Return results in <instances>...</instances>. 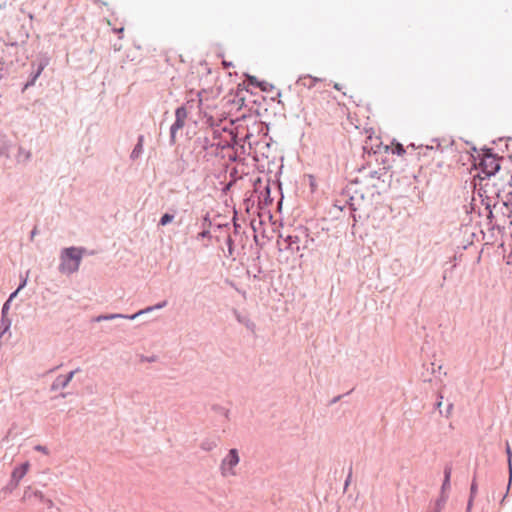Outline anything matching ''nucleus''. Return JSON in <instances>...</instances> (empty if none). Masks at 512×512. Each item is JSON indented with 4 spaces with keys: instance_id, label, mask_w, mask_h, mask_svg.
Here are the masks:
<instances>
[{
    "instance_id": "nucleus-1",
    "label": "nucleus",
    "mask_w": 512,
    "mask_h": 512,
    "mask_svg": "<svg viewBox=\"0 0 512 512\" xmlns=\"http://www.w3.org/2000/svg\"><path fill=\"white\" fill-rule=\"evenodd\" d=\"M366 192L368 191L359 177L352 179L342 190L341 195L345 197V203L349 206L354 222L369 218L368 208L371 203L365 197Z\"/></svg>"
},
{
    "instance_id": "nucleus-2",
    "label": "nucleus",
    "mask_w": 512,
    "mask_h": 512,
    "mask_svg": "<svg viewBox=\"0 0 512 512\" xmlns=\"http://www.w3.org/2000/svg\"><path fill=\"white\" fill-rule=\"evenodd\" d=\"M472 166L478 170L477 177L480 181L489 180L495 176L501 168L503 156H499L494 152L493 148L484 146L480 149L478 155L471 154Z\"/></svg>"
},
{
    "instance_id": "nucleus-3",
    "label": "nucleus",
    "mask_w": 512,
    "mask_h": 512,
    "mask_svg": "<svg viewBox=\"0 0 512 512\" xmlns=\"http://www.w3.org/2000/svg\"><path fill=\"white\" fill-rule=\"evenodd\" d=\"M486 218L489 231L497 230L504 234L507 227L512 228V208L497 198L487 203Z\"/></svg>"
},
{
    "instance_id": "nucleus-4",
    "label": "nucleus",
    "mask_w": 512,
    "mask_h": 512,
    "mask_svg": "<svg viewBox=\"0 0 512 512\" xmlns=\"http://www.w3.org/2000/svg\"><path fill=\"white\" fill-rule=\"evenodd\" d=\"M390 169L391 166H382L377 170H370L360 178V181H363L364 188L370 191L372 197L380 195L390 187L393 177V173Z\"/></svg>"
},
{
    "instance_id": "nucleus-5",
    "label": "nucleus",
    "mask_w": 512,
    "mask_h": 512,
    "mask_svg": "<svg viewBox=\"0 0 512 512\" xmlns=\"http://www.w3.org/2000/svg\"><path fill=\"white\" fill-rule=\"evenodd\" d=\"M222 101L225 102V106L236 104L238 105L237 110H240L242 107L248 106L247 101L259 108L262 102L266 101V97L254 93L246 87L245 83H239L236 90L231 89L230 92L223 97Z\"/></svg>"
},
{
    "instance_id": "nucleus-6",
    "label": "nucleus",
    "mask_w": 512,
    "mask_h": 512,
    "mask_svg": "<svg viewBox=\"0 0 512 512\" xmlns=\"http://www.w3.org/2000/svg\"><path fill=\"white\" fill-rule=\"evenodd\" d=\"M86 252L84 247L71 246L61 251V262L59 271L62 273L73 274L79 270L83 254Z\"/></svg>"
},
{
    "instance_id": "nucleus-7",
    "label": "nucleus",
    "mask_w": 512,
    "mask_h": 512,
    "mask_svg": "<svg viewBox=\"0 0 512 512\" xmlns=\"http://www.w3.org/2000/svg\"><path fill=\"white\" fill-rule=\"evenodd\" d=\"M390 146L384 145L380 138L369 137L363 144V159L365 161L360 167L357 168V172L363 173L368 167L372 166V157H378L381 154H389Z\"/></svg>"
},
{
    "instance_id": "nucleus-8",
    "label": "nucleus",
    "mask_w": 512,
    "mask_h": 512,
    "mask_svg": "<svg viewBox=\"0 0 512 512\" xmlns=\"http://www.w3.org/2000/svg\"><path fill=\"white\" fill-rule=\"evenodd\" d=\"M29 38V31L24 24L16 21L15 31L7 30L6 40L4 41L6 46L18 47L19 44H25Z\"/></svg>"
},
{
    "instance_id": "nucleus-9",
    "label": "nucleus",
    "mask_w": 512,
    "mask_h": 512,
    "mask_svg": "<svg viewBox=\"0 0 512 512\" xmlns=\"http://www.w3.org/2000/svg\"><path fill=\"white\" fill-rule=\"evenodd\" d=\"M474 194H476L480 200L481 204L484 205L485 210L487 209V203L494 199L499 198V188L495 184H490L486 182L485 184L479 183V187L474 183Z\"/></svg>"
},
{
    "instance_id": "nucleus-10",
    "label": "nucleus",
    "mask_w": 512,
    "mask_h": 512,
    "mask_svg": "<svg viewBox=\"0 0 512 512\" xmlns=\"http://www.w3.org/2000/svg\"><path fill=\"white\" fill-rule=\"evenodd\" d=\"M188 112L186 105L183 104L176 108L175 110V121L170 126L169 130V145L174 146L176 144V135L179 130H181L185 126V121L187 119Z\"/></svg>"
},
{
    "instance_id": "nucleus-11",
    "label": "nucleus",
    "mask_w": 512,
    "mask_h": 512,
    "mask_svg": "<svg viewBox=\"0 0 512 512\" xmlns=\"http://www.w3.org/2000/svg\"><path fill=\"white\" fill-rule=\"evenodd\" d=\"M50 58L47 54H39L37 59L31 63L32 71L29 75V80L24 84L22 91H25L29 87L33 86L41 75L42 71L48 66Z\"/></svg>"
},
{
    "instance_id": "nucleus-12",
    "label": "nucleus",
    "mask_w": 512,
    "mask_h": 512,
    "mask_svg": "<svg viewBox=\"0 0 512 512\" xmlns=\"http://www.w3.org/2000/svg\"><path fill=\"white\" fill-rule=\"evenodd\" d=\"M240 457L238 450L236 448H232L228 451L226 457L221 461L220 471L223 476L232 475L234 476L236 473L233 470L239 464Z\"/></svg>"
},
{
    "instance_id": "nucleus-13",
    "label": "nucleus",
    "mask_w": 512,
    "mask_h": 512,
    "mask_svg": "<svg viewBox=\"0 0 512 512\" xmlns=\"http://www.w3.org/2000/svg\"><path fill=\"white\" fill-rule=\"evenodd\" d=\"M223 131H227L231 135V140L230 141H228V140L227 141H218L215 143V148L220 149V150H225V149L231 148L237 152V146H240L241 153H245V146H244L245 139H239L234 134V132L227 127H223Z\"/></svg>"
},
{
    "instance_id": "nucleus-14",
    "label": "nucleus",
    "mask_w": 512,
    "mask_h": 512,
    "mask_svg": "<svg viewBox=\"0 0 512 512\" xmlns=\"http://www.w3.org/2000/svg\"><path fill=\"white\" fill-rule=\"evenodd\" d=\"M300 242V236L298 235H287L283 236L279 235V239L277 240V245L280 251L282 250H290L292 253H297L300 251V246L298 243Z\"/></svg>"
},
{
    "instance_id": "nucleus-15",
    "label": "nucleus",
    "mask_w": 512,
    "mask_h": 512,
    "mask_svg": "<svg viewBox=\"0 0 512 512\" xmlns=\"http://www.w3.org/2000/svg\"><path fill=\"white\" fill-rule=\"evenodd\" d=\"M80 369L77 368L73 371H70L68 374L66 375H58L54 381L52 382L51 384V387H50V390L51 391H57L59 389H64L65 387L68 386V384L70 383V381L73 379L74 375L79 371Z\"/></svg>"
},
{
    "instance_id": "nucleus-16",
    "label": "nucleus",
    "mask_w": 512,
    "mask_h": 512,
    "mask_svg": "<svg viewBox=\"0 0 512 512\" xmlns=\"http://www.w3.org/2000/svg\"><path fill=\"white\" fill-rule=\"evenodd\" d=\"M443 474H444V477H443V482L441 485L440 493L448 494L447 492L451 488V474H452V464L451 463H447L445 465Z\"/></svg>"
},
{
    "instance_id": "nucleus-17",
    "label": "nucleus",
    "mask_w": 512,
    "mask_h": 512,
    "mask_svg": "<svg viewBox=\"0 0 512 512\" xmlns=\"http://www.w3.org/2000/svg\"><path fill=\"white\" fill-rule=\"evenodd\" d=\"M499 198H502L503 203L512 208V176L509 182L502 189L499 188Z\"/></svg>"
},
{
    "instance_id": "nucleus-18",
    "label": "nucleus",
    "mask_w": 512,
    "mask_h": 512,
    "mask_svg": "<svg viewBox=\"0 0 512 512\" xmlns=\"http://www.w3.org/2000/svg\"><path fill=\"white\" fill-rule=\"evenodd\" d=\"M30 467V464L28 461L21 463L20 465L16 466L12 473H11V479L14 480V482H19L21 479L26 475L28 472V469Z\"/></svg>"
},
{
    "instance_id": "nucleus-19",
    "label": "nucleus",
    "mask_w": 512,
    "mask_h": 512,
    "mask_svg": "<svg viewBox=\"0 0 512 512\" xmlns=\"http://www.w3.org/2000/svg\"><path fill=\"white\" fill-rule=\"evenodd\" d=\"M505 452H506V455H507L509 482H508V485H507V491H506L505 495L503 496V498L501 500V504L504 502L505 498L507 497L509 489H510V486H511V483H512V450H511L510 445H509L508 442H506Z\"/></svg>"
},
{
    "instance_id": "nucleus-20",
    "label": "nucleus",
    "mask_w": 512,
    "mask_h": 512,
    "mask_svg": "<svg viewBox=\"0 0 512 512\" xmlns=\"http://www.w3.org/2000/svg\"><path fill=\"white\" fill-rule=\"evenodd\" d=\"M216 142H211L208 136H197L194 140L195 147L201 148L202 151L207 152L210 148L215 147Z\"/></svg>"
},
{
    "instance_id": "nucleus-21",
    "label": "nucleus",
    "mask_w": 512,
    "mask_h": 512,
    "mask_svg": "<svg viewBox=\"0 0 512 512\" xmlns=\"http://www.w3.org/2000/svg\"><path fill=\"white\" fill-rule=\"evenodd\" d=\"M234 315L239 323L243 324L251 332H255L256 324L248 316L242 315L237 310H234Z\"/></svg>"
},
{
    "instance_id": "nucleus-22",
    "label": "nucleus",
    "mask_w": 512,
    "mask_h": 512,
    "mask_svg": "<svg viewBox=\"0 0 512 512\" xmlns=\"http://www.w3.org/2000/svg\"><path fill=\"white\" fill-rule=\"evenodd\" d=\"M143 144H144V135L140 134L137 138V143L134 146V148L130 154V159L132 161L137 160L143 153Z\"/></svg>"
},
{
    "instance_id": "nucleus-23",
    "label": "nucleus",
    "mask_w": 512,
    "mask_h": 512,
    "mask_svg": "<svg viewBox=\"0 0 512 512\" xmlns=\"http://www.w3.org/2000/svg\"><path fill=\"white\" fill-rule=\"evenodd\" d=\"M259 201L266 206L272 204L273 198L271 197V188L269 182L264 186L263 190L260 192Z\"/></svg>"
},
{
    "instance_id": "nucleus-24",
    "label": "nucleus",
    "mask_w": 512,
    "mask_h": 512,
    "mask_svg": "<svg viewBox=\"0 0 512 512\" xmlns=\"http://www.w3.org/2000/svg\"><path fill=\"white\" fill-rule=\"evenodd\" d=\"M261 248H262V245H260V248L256 252V258L253 260L254 261L253 267H254V269L256 271V274L253 275V279L257 280V281H261L262 280V278L260 277V274L263 273V269H262V266L260 264V255H261L260 249Z\"/></svg>"
},
{
    "instance_id": "nucleus-25",
    "label": "nucleus",
    "mask_w": 512,
    "mask_h": 512,
    "mask_svg": "<svg viewBox=\"0 0 512 512\" xmlns=\"http://www.w3.org/2000/svg\"><path fill=\"white\" fill-rule=\"evenodd\" d=\"M448 498H449V494L440 493L438 498L435 500L434 508L432 511L441 512L442 509L444 508Z\"/></svg>"
},
{
    "instance_id": "nucleus-26",
    "label": "nucleus",
    "mask_w": 512,
    "mask_h": 512,
    "mask_svg": "<svg viewBox=\"0 0 512 512\" xmlns=\"http://www.w3.org/2000/svg\"><path fill=\"white\" fill-rule=\"evenodd\" d=\"M218 445V442L216 439H210V438H206L204 439L201 444H200V448L203 450V451H206V452H210L212 451L213 449H215Z\"/></svg>"
},
{
    "instance_id": "nucleus-27",
    "label": "nucleus",
    "mask_w": 512,
    "mask_h": 512,
    "mask_svg": "<svg viewBox=\"0 0 512 512\" xmlns=\"http://www.w3.org/2000/svg\"><path fill=\"white\" fill-rule=\"evenodd\" d=\"M390 147V153L392 154L403 156L406 153V149L404 148L403 144L397 142L395 139L392 141Z\"/></svg>"
},
{
    "instance_id": "nucleus-28",
    "label": "nucleus",
    "mask_w": 512,
    "mask_h": 512,
    "mask_svg": "<svg viewBox=\"0 0 512 512\" xmlns=\"http://www.w3.org/2000/svg\"><path fill=\"white\" fill-rule=\"evenodd\" d=\"M409 148H412V149H414V150H415V149H419V150H420V151L418 152V156H419V157H420L421 155H423V156H427V155H428V152H431V151H433V150H434V146H432V145H431V146H429V145H423V144H421V145H419V146H417V147H416L414 143L409 144V145L407 146V149H409Z\"/></svg>"
},
{
    "instance_id": "nucleus-29",
    "label": "nucleus",
    "mask_w": 512,
    "mask_h": 512,
    "mask_svg": "<svg viewBox=\"0 0 512 512\" xmlns=\"http://www.w3.org/2000/svg\"><path fill=\"white\" fill-rule=\"evenodd\" d=\"M11 319L8 316H1L0 320V338L10 329Z\"/></svg>"
},
{
    "instance_id": "nucleus-30",
    "label": "nucleus",
    "mask_w": 512,
    "mask_h": 512,
    "mask_svg": "<svg viewBox=\"0 0 512 512\" xmlns=\"http://www.w3.org/2000/svg\"><path fill=\"white\" fill-rule=\"evenodd\" d=\"M304 79H308V81H309L308 83H306V82H302V84H303L305 87H307L308 89L313 88V87L316 85V83H318V82H321V81H322V79H320V78L313 77V76H311V75H307V76H305L304 78H300V79L297 81V84H299V83H300L302 80H304Z\"/></svg>"
},
{
    "instance_id": "nucleus-31",
    "label": "nucleus",
    "mask_w": 512,
    "mask_h": 512,
    "mask_svg": "<svg viewBox=\"0 0 512 512\" xmlns=\"http://www.w3.org/2000/svg\"><path fill=\"white\" fill-rule=\"evenodd\" d=\"M175 218V210H173V213H164L158 222V226H167L170 224Z\"/></svg>"
},
{
    "instance_id": "nucleus-32",
    "label": "nucleus",
    "mask_w": 512,
    "mask_h": 512,
    "mask_svg": "<svg viewBox=\"0 0 512 512\" xmlns=\"http://www.w3.org/2000/svg\"><path fill=\"white\" fill-rule=\"evenodd\" d=\"M244 77H245L246 81H244L243 83H245L247 88H248V86H252V87L257 88L259 83H260V81H261L256 76L251 75L249 73H245Z\"/></svg>"
},
{
    "instance_id": "nucleus-33",
    "label": "nucleus",
    "mask_w": 512,
    "mask_h": 512,
    "mask_svg": "<svg viewBox=\"0 0 512 512\" xmlns=\"http://www.w3.org/2000/svg\"><path fill=\"white\" fill-rule=\"evenodd\" d=\"M477 493H478V483H477L476 472H475L474 476L472 478V481H471L470 492H469V498L468 499L475 500V498L477 496Z\"/></svg>"
},
{
    "instance_id": "nucleus-34",
    "label": "nucleus",
    "mask_w": 512,
    "mask_h": 512,
    "mask_svg": "<svg viewBox=\"0 0 512 512\" xmlns=\"http://www.w3.org/2000/svg\"><path fill=\"white\" fill-rule=\"evenodd\" d=\"M211 409L220 415H223L227 420L229 419L230 411L219 404H213Z\"/></svg>"
},
{
    "instance_id": "nucleus-35",
    "label": "nucleus",
    "mask_w": 512,
    "mask_h": 512,
    "mask_svg": "<svg viewBox=\"0 0 512 512\" xmlns=\"http://www.w3.org/2000/svg\"><path fill=\"white\" fill-rule=\"evenodd\" d=\"M257 88L262 92H271L275 89V86L272 83L261 80Z\"/></svg>"
},
{
    "instance_id": "nucleus-36",
    "label": "nucleus",
    "mask_w": 512,
    "mask_h": 512,
    "mask_svg": "<svg viewBox=\"0 0 512 512\" xmlns=\"http://www.w3.org/2000/svg\"><path fill=\"white\" fill-rule=\"evenodd\" d=\"M387 155L388 154H381L378 157H372V162L374 161L375 163L381 164L382 166H390Z\"/></svg>"
},
{
    "instance_id": "nucleus-37",
    "label": "nucleus",
    "mask_w": 512,
    "mask_h": 512,
    "mask_svg": "<svg viewBox=\"0 0 512 512\" xmlns=\"http://www.w3.org/2000/svg\"><path fill=\"white\" fill-rule=\"evenodd\" d=\"M18 485L19 484L17 482H14V480H12L10 478L9 482L7 483V485L2 488V491L5 494H10V493H12L17 488Z\"/></svg>"
},
{
    "instance_id": "nucleus-38",
    "label": "nucleus",
    "mask_w": 512,
    "mask_h": 512,
    "mask_svg": "<svg viewBox=\"0 0 512 512\" xmlns=\"http://www.w3.org/2000/svg\"><path fill=\"white\" fill-rule=\"evenodd\" d=\"M300 232L304 235L306 238L305 244L303 248H307L308 243L314 242V238L310 237L309 235V229L306 227H300Z\"/></svg>"
},
{
    "instance_id": "nucleus-39",
    "label": "nucleus",
    "mask_w": 512,
    "mask_h": 512,
    "mask_svg": "<svg viewBox=\"0 0 512 512\" xmlns=\"http://www.w3.org/2000/svg\"><path fill=\"white\" fill-rule=\"evenodd\" d=\"M205 238H208V239H211L212 238V235H211V232L208 228H202V231L199 232L196 236V239L197 240H202V239H205Z\"/></svg>"
},
{
    "instance_id": "nucleus-40",
    "label": "nucleus",
    "mask_w": 512,
    "mask_h": 512,
    "mask_svg": "<svg viewBox=\"0 0 512 512\" xmlns=\"http://www.w3.org/2000/svg\"><path fill=\"white\" fill-rule=\"evenodd\" d=\"M206 124L214 131V129H219L220 123L217 122L213 116H209L206 118Z\"/></svg>"
},
{
    "instance_id": "nucleus-41",
    "label": "nucleus",
    "mask_w": 512,
    "mask_h": 512,
    "mask_svg": "<svg viewBox=\"0 0 512 512\" xmlns=\"http://www.w3.org/2000/svg\"><path fill=\"white\" fill-rule=\"evenodd\" d=\"M232 223H233V227H234V234H238L240 232L241 225L238 223V213L236 210H234Z\"/></svg>"
},
{
    "instance_id": "nucleus-42",
    "label": "nucleus",
    "mask_w": 512,
    "mask_h": 512,
    "mask_svg": "<svg viewBox=\"0 0 512 512\" xmlns=\"http://www.w3.org/2000/svg\"><path fill=\"white\" fill-rule=\"evenodd\" d=\"M212 225V222H211V219H210V213L207 212L203 217H202V228H208L210 230V227Z\"/></svg>"
},
{
    "instance_id": "nucleus-43",
    "label": "nucleus",
    "mask_w": 512,
    "mask_h": 512,
    "mask_svg": "<svg viewBox=\"0 0 512 512\" xmlns=\"http://www.w3.org/2000/svg\"><path fill=\"white\" fill-rule=\"evenodd\" d=\"M226 245L228 250V256H232L234 252V240L231 236H228L226 239Z\"/></svg>"
},
{
    "instance_id": "nucleus-44",
    "label": "nucleus",
    "mask_w": 512,
    "mask_h": 512,
    "mask_svg": "<svg viewBox=\"0 0 512 512\" xmlns=\"http://www.w3.org/2000/svg\"><path fill=\"white\" fill-rule=\"evenodd\" d=\"M223 128L222 129H214V131H212V137L214 140H216L217 142L218 141H225L224 139H222V133H223Z\"/></svg>"
},
{
    "instance_id": "nucleus-45",
    "label": "nucleus",
    "mask_w": 512,
    "mask_h": 512,
    "mask_svg": "<svg viewBox=\"0 0 512 512\" xmlns=\"http://www.w3.org/2000/svg\"><path fill=\"white\" fill-rule=\"evenodd\" d=\"M28 274H29V271L26 272L25 276L20 275V283H19V285L17 287L18 290L21 291L27 285Z\"/></svg>"
},
{
    "instance_id": "nucleus-46",
    "label": "nucleus",
    "mask_w": 512,
    "mask_h": 512,
    "mask_svg": "<svg viewBox=\"0 0 512 512\" xmlns=\"http://www.w3.org/2000/svg\"><path fill=\"white\" fill-rule=\"evenodd\" d=\"M351 480H352V464L349 466V469H348V474H347V477L344 482V490H346L348 488V486L351 483Z\"/></svg>"
},
{
    "instance_id": "nucleus-47",
    "label": "nucleus",
    "mask_w": 512,
    "mask_h": 512,
    "mask_svg": "<svg viewBox=\"0 0 512 512\" xmlns=\"http://www.w3.org/2000/svg\"><path fill=\"white\" fill-rule=\"evenodd\" d=\"M10 306H11V302L6 300L2 306V310H1V316H8V312H9V309H10Z\"/></svg>"
},
{
    "instance_id": "nucleus-48",
    "label": "nucleus",
    "mask_w": 512,
    "mask_h": 512,
    "mask_svg": "<svg viewBox=\"0 0 512 512\" xmlns=\"http://www.w3.org/2000/svg\"><path fill=\"white\" fill-rule=\"evenodd\" d=\"M352 391H353V389H352V390H350V391H348V392H347V393H345V394L335 396L334 398H332V399L329 401V405L336 404V403H337L338 401H340L344 396L349 395Z\"/></svg>"
},
{
    "instance_id": "nucleus-49",
    "label": "nucleus",
    "mask_w": 512,
    "mask_h": 512,
    "mask_svg": "<svg viewBox=\"0 0 512 512\" xmlns=\"http://www.w3.org/2000/svg\"><path fill=\"white\" fill-rule=\"evenodd\" d=\"M24 155V161H29L31 159V152L25 151L22 147L19 148V156Z\"/></svg>"
},
{
    "instance_id": "nucleus-50",
    "label": "nucleus",
    "mask_w": 512,
    "mask_h": 512,
    "mask_svg": "<svg viewBox=\"0 0 512 512\" xmlns=\"http://www.w3.org/2000/svg\"><path fill=\"white\" fill-rule=\"evenodd\" d=\"M271 101H277L278 104L283 105V102L281 100V91L278 90L276 95L274 97H271Z\"/></svg>"
},
{
    "instance_id": "nucleus-51",
    "label": "nucleus",
    "mask_w": 512,
    "mask_h": 512,
    "mask_svg": "<svg viewBox=\"0 0 512 512\" xmlns=\"http://www.w3.org/2000/svg\"><path fill=\"white\" fill-rule=\"evenodd\" d=\"M235 184V179L233 180H230L228 183L225 184V186L223 187L222 191L224 193H226L227 191H229L231 189V187Z\"/></svg>"
},
{
    "instance_id": "nucleus-52",
    "label": "nucleus",
    "mask_w": 512,
    "mask_h": 512,
    "mask_svg": "<svg viewBox=\"0 0 512 512\" xmlns=\"http://www.w3.org/2000/svg\"><path fill=\"white\" fill-rule=\"evenodd\" d=\"M452 409H453V404H452V403H449V404L447 405L446 412H445V413H443V411H442V410H440V414H441V415H444L445 417H449L450 412H451V410H452Z\"/></svg>"
},
{
    "instance_id": "nucleus-53",
    "label": "nucleus",
    "mask_w": 512,
    "mask_h": 512,
    "mask_svg": "<svg viewBox=\"0 0 512 512\" xmlns=\"http://www.w3.org/2000/svg\"><path fill=\"white\" fill-rule=\"evenodd\" d=\"M442 399H443V396L439 393L438 394V397H437V401L435 403V408L436 409H439L440 410V407L442 405Z\"/></svg>"
},
{
    "instance_id": "nucleus-54",
    "label": "nucleus",
    "mask_w": 512,
    "mask_h": 512,
    "mask_svg": "<svg viewBox=\"0 0 512 512\" xmlns=\"http://www.w3.org/2000/svg\"><path fill=\"white\" fill-rule=\"evenodd\" d=\"M474 500L468 499L465 512H471L473 508Z\"/></svg>"
},
{
    "instance_id": "nucleus-55",
    "label": "nucleus",
    "mask_w": 512,
    "mask_h": 512,
    "mask_svg": "<svg viewBox=\"0 0 512 512\" xmlns=\"http://www.w3.org/2000/svg\"><path fill=\"white\" fill-rule=\"evenodd\" d=\"M35 450L40 451L44 454H48V449L46 446L37 445V446H35Z\"/></svg>"
},
{
    "instance_id": "nucleus-56",
    "label": "nucleus",
    "mask_w": 512,
    "mask_h": 512,
    "mask_svg": "<svg viewBox=\"0 0 512 512\" xmlns=\"http://www.w3.org/2000/svg\"><path fill=\"white\" fill-rule=\"evenodd\" d=\"M167 305V301L164 300L162 302L157 303L156 305L152 306L153 310L155 309H161Z\"/></svg>"
},
{
    "instance_id": "nucleus-57",
    "label": "nucleus",
    "mask_w": 512,
    "mask_h": 512,
    "mask_svg": "<svg viewBox=\"0 0 512 512\" xmlns=\"http://www.w3.org/2000/svg\"><path fill=\"white\" fill-rule=\"evenodd\" d=\"M140 315H141V312H136V313H134L132 315H125L124 314V319L134 320V319H136Z\"/></svg>"
},
{
    "instance_id": "nucleus-58",
    "label": "nucleus",
    "mask_w": 512,
    "mask_h": 512,
    "mask_svg": "<svg viewBox=\"0 0 512 512\" xmlns=\"http://www.w3.org/2000/svg\"><path fill=\"white\" fill-rule=\"evenodd\" d=\"M229 160L231 162H238L239 161L238 152L234 151V153L232 155H229Z\"/></svg>"
},
{
    "instance_id": "nucleus-59",
    "label": "nucleus",
    "mask_w": 512,
    "mask_h": 512,
    "mask_svg": "<svg viewBox=\"0 0 512 512\" xmlns=\"http://www.w3.org/2000/svg\"><path fill=\"white\" fill-rule=\"evenodd\" d=\"M466 144L470 145L469 142H466ZM478 153H480V150L477 149V147L473 144H471V152H470V155L471 154H474V155H478Z\"/></svg>"
},
{
    "instance_id": "nucleus-60",
    "label": "nucleus",
    "mask_w": 512,
    "mask_h": 512,
    "mask_svg": "<svg viewBox=\"0 0 512 512\" xmlns=\"http://www.w3.org/2000/svg\"><path fill=\"white\" fill-rule=\"evenodd\" d=\"M92 321H94V322L106 321V316H105V314L98 315L95 318H93Z\"/></svg>"
},
{
    "instance_id": "nucleus-61",
    "label": "nucleus",
    "mask_w": 512,
    "mask_h": 512,
    "mask_svg": "<svg viewBox=\"0 0 512 512\" xmlns=\"http://www.w3.org/2000/svg\"><path fill=\"white\" fill-rule=\"evenodd\" d=\"M19 291H20V290H18V288H17L15 291H13V292L9 295V297H8V299H7V300H8V301H10V302H12V300L17 296V294L19 293Z\"/></svg>"
},
{
    "instance_id": "nucleus-62",
    "label": "nucleus",
    "mask_w": 512,
    "mask_h": 512,
    "mask_svg": "<svg viewBox=\"0 0 512 512\" xmlns=\"http://www.w3.org/2000/svg\"><path fill=\"white\" fill-rule=\"evenodd\" d=\"M237 168H233L230 172V177H231V180L235 179V181L237 180L236 176H237Z\"/></svg>"
},
{
    "instance_id": "nucleus-63",
    "label": "nucleus",
    "mask_w": 512,
    "mask_h": 512,
    "mask_svg": "<svg viewBox=\"0 0 512 512\" xmlns=\"http://www.w3.org/2000/svg\"><path fill=\"white\" fill-rule=\"evenodd\" d=\"M38 234L37 226H35L31 232H30V239L33 240V238Z\"/></svg>"
},
{
    "instance_id": "nucleus-64",
    "label": "nucleus",
    "mask_w": 512,
    "mask_h": 512,
    "mask_svg": "<svg viewBox=\"0 0 512 512\" xmlns=\"http://www.w3.org/2000/svg\"><path fill=\"white\" fill-rule=\"evenodd\" d=\"M222 65H223L224 68H230V67L234 66L231 61H226V60L222 61Z\"/></svg>"
}]
</instances>
